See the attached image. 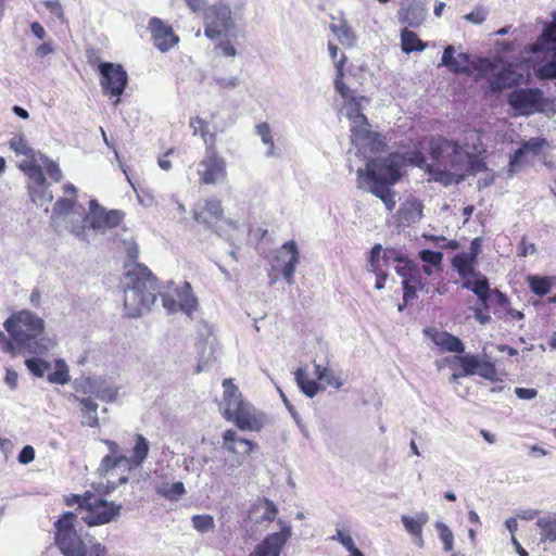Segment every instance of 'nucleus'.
<instances>
[{
    "mask_svg": "<svg viewBox=\"0 0 556 556\" xmlns=\"http://www.w3.org/2000/svg\"><path fill=\"white\" fill-rule=\"evenodd\" d=\"M330 29L342 45L352 46L355 42V34L345 22L339 25H331Z\"/></svg>",
    "mask_w": 556,
    "mask_h": 556,
    "instance_id": "40",
    "label": "nucleus"
},
{
    "mask_svg": "<svg viewBox=\"0 0 556 556\" xmlns=\"http://www.w3.org/2000/svg\"><path fill=\"white\" fill-rule=\"evenodd\" d=\"M542 42L551 48L549 45L556 46V24L548 25L542 33Z\"/></svg>",
    "mask_w": 556,
    "mask_h": 556,
    "instance_id": "64",
    "label": "nucleus"
},
{
    "mask_svg": "<svg viewBox=\"0 0 556 556\" xmlns=\"http://www.w3.org/2000/svg\"><path fill=\"white\" fill-rule=\"evenodd\" d=\"M254 507L256 509H262L263 510V515L261 516V518L257 520V522H263V521H274L277 517V514H278V509H277V506L275 505V503L268 498H263V500H260L255 505Z\"/></svg>",
    "mask_w": 556,
    "mask_h": 556,
    "instance_id": "43",
    "label": "nucleus"
},
{
    "mask_svg": "<svg viewBox=\"0 0 556 556\" xmlns=\"http://www.w3.org/2000/svg\"><path fill=\"white\" fill-rule=\"evenodd\" d=\"M190 127L193 129V135H200L204 140L206 147H215L216 142V132H211L208 129V122L201 118L194 117L190 121Z\"/></svg>",
    "mask_w": 556,
    "mask_h": 556,
    "instance_id": "33",
    "label": "nucleus"
},
{
    "mask_svg": "<svg viewBox=\"0 0 556 556\" xmlns=\"http://www.w3.org/2000/svg\"><path fill=\"white\" fill-rule=\"evenodd\" d=\"M255 134L260 136L262 142L264 144L270 143L274 141L271 129L269 127V124L266 122L258 123L255 125Z\"/></svg>",
    "mask_w": 556,
    "mask_h": 556,
    "instance_id": "61",
    "label": "nucleus"
},
{
    "mask_svg": "<svg viewBox=\"0 0 556 556\" xmlns=\"http://www.w3.org/2000/svg\"><path fill=\"white\" fill-rule=\"evenodd\" d=\"M463 288L472 291L476 295L488 289L489 281L485 277H479L477 279H466L463 282Z\"/></svg>",
    "mask_w": 556,
    "mask_h": 556,
    "instance_id": "55",
    "label": "nucleus"
},
{
    "mask_svg": "<svg viewBox=\"0 0 556 556\" xmlns=\"http://www.w3.org/2000/svg\"><path fill=\"white\" fill-rule=\"evenodd\" d=\"M427 336H430L433 343L443 350L454 353H463L465 345L462 340L446 331H438L434 329H426Z\"/></svg>",
    "mask_w": 556,
    "mask_h": 556,
    "instance_id": "22",
    "label": "nucleus"
},
{
    "mask_svg": "<svg viewBox=\"0 0 556 556\" xmlns=\"http://www.w3.org/2000/svg\"><path fill=\"white\" fill-rule=\"evenodd\" d=\"M528 282L530 290L536 295L543 296L547 294L551 290V282L549 279L546 277L529 276Z\"/></svg>",
    "mask_w": 556,
    "mask_h": 556,
    "instance_id": "47",
    "label": "nucleus"
},
{
    "mask_svg": "<svg viewBox=\"0 0 556 556\" xmlns=\"http://www.w3.org/2000/svg\"><path fill=\"white\" fill-rule=\"evenodd\" d=\"M10 147L17 154H23L29 160L37 162L38 153L29 148L23 137H14L10 141Z\"/></svg>",
    "mask_w": 556,
    "mask_h": 556,
    "instance_id": "48",
    "label": "nucleus"
},
{
    "mask_svg": "<svg viewBox=\"0 0 556 556\" xmlns=\"http://www.w3.org/2000/svg\"><path fill=\"white\" fill-rule=\"evenodd\" d=\"M435 529L439 533V538L443 543L445 552H451L454 547V536L450 528L443 522H435Z\"/></svg>",
    "mask_w": 556,
    "mask_h": 556,
    "instance_id": "50",
    "label": "nucleus"
},
{
    "mask_svg": "<svg viewBox=\"0 0 556 556\" xmlns=\"http://www.w3.org/2000/svg\"><path fill=\"white\" fill-rule=\"evenodd\" d=\"M235 26L231 10L228 5L216 3L204 12V35L212 39H218Z\"/></svg>",
    "mask_w": 556,
    "mask_h": 556,
    "instance_id": "10",
    "label": "nucleus"
},
{
    "mask_svg": "<svg viewBox=\"0 0 556 556\" xmlns=\"http://www.w3.org/2000/svg\"><path fill=\"white\" fill-rule=\"evenodd\" d=\"M545 146H547V141L540 137H533L523 141L509 159L508 175L511 176L519 169L527 154L539 155Z\"/></svg>",
    "mask_w": 556,
    "mask_h": 556,
    "instance_id": "17",
    "label": "nucleus"
},
{
    "mask_svg": "<svg viewBox=\"0 0 556 556\" xmlns=\"http://www.w3.org/2000/svg\"><path fill=\"white\" fill-rule=\"evenodd\" d=\"M368 126L369 125L367 124L357 128H351V139L356 147L361 148L375 144L378 140L379 135L371 131Z\"/></svg>",
    "mask_w": 556,
    "mask_h": 556,
    "instance_id": "28",
    "label": "nucleus"
},
{
    "mask_svg": "<svg viewBox=\"0 0 556 556\" xmlns=\"http://www.w3.org/2000/svg\"><path fill=\"white\" fill-rule=\"evenodd\" d=\"M276 260L287 283L290 286L293 285V275L299 263V250L296 243L293 240L283 243L277 252Z\"/></svg>",
    "mask_w": 556,
    "mask_h": 556,
    "instance_id": "16",
    "label": "nucleus"
},
{
    "mask_svg": "<svg viewBox=\"0 0 556 556\" xmlns=\"http://www.w3.org/2000/svg\"><path fill=\"white\" fill-rule=\"evenodd\" d=\"M197 174L201 185L215 186L227 179V163L216 147H206L204 157L197 164Z\"/></svg>",
    "mask_w": 556,
    "mask_h": 556,
    "instance_id": "8",
    "label": "nucleus"
},
{
    "mask_svg": "<svg viewBox=\"0 0 556 556\" xmlns=\"http://www.w3.org/2000/svg\"><path fill=\"white\" fill-rule=\"evenodd\" d=\"M402 156L391 154L387 159L369 161L365 168L357 170V178L367 177L370 180H378L390 185L395 184L401 177Z\"/></svg>",
    "mask_w": 556,
    "mask_h": 556,
    "instance_id": "7",
    "label": "nucleus"
},
{
    "mask_svg": "<svg viewBox=\"0 0 556 556\" xmlns=\"http://www.w3.org/2000/svg\"><path fill=\"white\" fill-rule=\"evenodd\" d=\"M154 46L161 52L169 51L179 42V37L174 34L170 25L159 17H152L148 25Z\"/></svg>",
    "mask_w": 556,
    "mask_h": 556,
    "instance_id": "15",
    "label": "nucleus"
},
{
    "mask_svg": "<svg viewBox=\"0 0 556 556\" xmlns=\"http://www.w3.org/2000/svg\"><path fill=\"white\" fill-rule=\"evenodd\" d=\"M126 462H127V456L125 455H118V456H114V455H105L97 471L100 476H104L106 475L111 469L115 468V467H118V466H126Z\"/></svg>",
    "mask_w": 556,
    "mask_h": 556,
    "instance_id": "41",
    "label": "nucleus"
},
{
    "mask_svg": "<svg viewBox=\"0 0 556 556\" xmlns=\"http://www.w3.org/2000/svg\"><path fill=\"white\" fill-rule=\"evenodd\" d=\"M53 218H63L70 225L71 231L80 237L85 231V208L76 206L68 199H59L53 207Z\"/></svg>",
    "mask_w": 556,
    "mask_h": 556,
    "instance_id": "12",
    "label": "nucleus"
},
{
    "mask_svg": "<svg viewBox=\"0 0 556 556\" xmlns=\"http://www.w3.org/2000/svg\"><path fill=\"white\" fill-rule=\"evenodd\" d=\"M508 104L517 115L529 116L543 112L546 100L538 88H518L513 90L507 98Z\"/></svg>",
    "mask_w": 556,
    "mask_h": 556,
    "instance_id": "9",
    "label": "nucleus"
},
{
    "mask_svg": "<svg viewBox=\"0 0 556 556\" xmlns=\"http://www.w3.org/2000/svg\"><path fill=\"white\" fill-rule=\"evenodd\" d=\"M185 485L180 481L174 482L172 484L163 483L157 488V493L170 501L179 500L185 494Z\"/></svg>",
    "mask_w": 556,
    "mask_h": 556,
    "instance_id": "39",
    "label": "nucleus"
},
{
    "mask_svg": "<svg viewBox=\"0 0 556 556\" xmlns=\"http://www.w3.org/2000/svg\"><path fill=\"white\" fill-rule=\"evenodd\" d=\"M420 260L427 264L431 265L433 267H437L441 269V264L443 260V254L439 251H431V250H422L419 252Z\"/></svg>",
    "mask_w": 556,
    "mask_h": 556,
    "instance_id": "54",
    "label": "nucleus"
},
{
    "mask_svg": "<svg viewBox=\"0 0 556 556\" xmlns=\"http://www.w3.org/2000/svg\"><path fill=\"white\" fill-rule=\"evenodd\" d=\"M390 184L378 181V180H370L367 177H363V179H358L357 188L372 193L375 197L379 198L383 204L386 205V208L389 212H392L395 207L396 201H395V194L390 188Z\"/></svg>",
    "mask_w": 556,
    "mask_h": 556,
    "instance_id": "19",
    "label": "nucleus"
},
{
    "mask_svg": "<svg viewBox=\"0 0 556 556\" xmlns=\"http://www.w3.org/2000/svg\"><path fill=\"white\" fill-rule=\"evenodd\" d=\"M73 501L80 510H84L81 519L89 527L112 522L121 515V504L97 497L90 492H86L84 495H74Z\"/></svg>",
    "mask_w": 556,
    "mask_h": 556,
    "instance_id": "5",
    "label": "nucleus"
},
{
    "mask_svg": "<svg viewBox=\"0 0 556 556\" xmlns=\"http://www.w3.org/2000/svg\"><path fill=\"white\" fill-rule=\"evenodd\" d=\"M480 154L468 153V161L465 166V177L467 175H477L480 172L486 170V164L479 157Z\"/></svg>",
    "mask_w": 556,
    "mask_h": 556,
    "instance_id": "51",
    "label": "nucleus"
},
{
    "mask_svg": "<svg viewBox=\"0 0 556 556\" xmlns=\"http://www.w3.org/2000/svg\"><path fill=\"white\" fill-rule=\"evenodd\" d=\"M536 527L540 530V540L543 543L556 542V518L552 515H545L536 520Z\"/></svg>",
    "mask_w": 556,
    "mask_h": 556,
    "instance_id": "26",
    "label": "nucleus"
},
{
    "mask_svg": "<svg viewBox=\"0 0 556 556\" xmlns=\"http://www.w3.org/2000/svg\"><path fill=\"white\" fill-rule=\"evenodd\" d=\"M222 446L232 455L245 458V456H249L253 452L255 443L250 440L240 438L237 434V431L228 429L223 434Z\"/></svg>",
    "mask_w": 556,
    "mask_h": 556,
    "instance_id": "20",
    "label": "nucleus"
},
{
    "mask_svg": "<svg viewBox=\"0 0 556 556\" xmlns=\"http://www.w3.org/2000/svg\"><path fill=\"white\" fill-rule=\"evenodd\" d=\"M520 78L521 75L517 73L511 65H505L488 79L489 90L497 92L506 88H511L519 84Z\"/></svg>",
    "mask_w": 556,
    "mask_h": 556,
    "instance_id": "21",
    "label": "nucleus"
},
{
    "mask_svg": "<svg viewBox=\"0 0 556 556\" xmlns=\"http://www.w3.org/2000/svg\"><path fill=\"white\" fill-rule=\"evenodd\" d=\"M150 451V443L142 434H136V443L132 448V455L127 457L126 467L128 469L140 467L147 459Z\"/></svg>",
    "mask_w": 556,
    "mask_h": 556,
    "instance_id": "23",
    "label": "nucleus"
},
{
    "mask_svg": "<svg viewBox=\"0 0 556 556\" xmlns=\"http://www.w3.org/2000/svg\"><path fill=\"white\" fill-rule=\"evenodd\" d=\"M191 522L192 527L200 533H206L215 528V520L211 515H194Z\"/></svg>",
    "mask_w": 556,
    "mask_h": 556,
    "instance_id": "49",
    "label": "nucleus"
},
{
    "mask_svg": "<svg viewBox=\"0 0 556 556\" xmlns=\"http://www.w3.org/2000/svg\"><path fill=\"white\" fill-rule=\"evenodd\" d=\"M3 327L15 340L18 354L42 355L54 346V342L43 336V319L31 311L13 313L5 319Z\"/></svg>",
    "mask_w": 556,
    "mask_h": 556,
    "instance_id": "3",
    "label": "nucleus"
},
{
    "mask_svg": "<svg viewBox=\"0 0 556 556\" xmlns=\"http://www.w3.org/2000/svg\"><path fill=\"white\" fill-rule=\"evenodd\" d=\"M28 192L31 201L40 207H45L48 211V204L52 201L53 195L49 190V186L46 182L28 188Z\"/></svg>",
    "mask_w": 556,
    "mask_h": 556,
    "instance_id": "31",
    "label": "nucleus"
},
{
    "mask_svg": "<svg viewBox=\"0 0 556 556\" xmlns=\"http://www.w3.org/2000/svg\"><path fill=\"white\" fill-rule=\"evenodd\" d=\"M422 203L420 201H413L405 204L402 210V218L407 223H416L422 216Z\"/></svg>",
    "mask_w": 556,
    "mask_h": 556,
    "instance_id": "45",
    "label": "nucleus"
},
{
    "mask_svg": "<svg viewBox=\"0 0 556 556\" xmlns=\"http://www.w3.org/2000/svg\"><path fill=\"white\" fill-rule=\"evenodd\" d=\"M477 375L488 380H496V368L495 365L488 361H480Z\"/></svg>",
    "mask_w": 556,
    "mask_h": 556,
    "instance_id": "58",
    "label": "nucleus"
},
{
    "mask_svg": "<svg viewBox=\"0 0 556 556\" xmlns=\"http://www.w3.org/2000/svg\"><path fill=\"white\" fill-rule=\"evenodd\" d=\"M463 150H468L470 154H481L484 152L481 142V134L479 130H469L465 135L464 143L460 144Z\"/></svg>",
    "mask_w": 556,
    "mask_h": 556,
    "instance_id": "37",
    "label": "nucleus"
},
{
    "mask_svg": "<svg viewBox=\"0 0 556 556\" xmlns=\"http://www.w3.org/2000/svg\"><path fill=\"white\" fill-rule=\"evenodd\" d=\"M89 207L90 213L88 215L85 214V223L88 220L90 227L94 230L105 231L106 229L117 227L124 217L122 211H106L98 204L97 200H90Z\"/></svg>",
    "mask_w": 556,
    "mask_h": 556,
    "instance_id": "13",
    "label": "nucleus"
},
{
    "mask_svg": "<svg viewBox=\"0 0 556 556\" xmlns=\"http://www.w3.org/2000/svg\"><path fill=\"white\" fill-rule=\"evenodd\" d=\"M223 397L219 403V410L224 418L233 422L242 431H258L264 426V415L253 405L244 401L238 387L232 379H224Z\"/></svg>",
    "mask_w": 556,
    "mask_h": 556,
    "instance_id": "4",
    "label": "nucleus"
},
{
    "mask_svg": "<svg viewBox=\"0 0 556 556\" xmlns=\"http://www.w3.org/2000/svg\"><path fill=\"white\" fill-rule=\"evenodd\" d=\"M295 381L301 391L311 399L314 397L319 391L318 383L314 380L308 379L305 375V371L302 368H299L295 371Z\"/></svg>",
    "mask_w": 556,
    "mask_h": 556,
    "instance_id": "36",
    "label": "nucleus"
},
{
    "mask_svg": "<svg viewBox=\"0 0 556 556\" xmlns=\"http://www.w3.org/2000/svg\"><path fill=\"white\" fill-rule=\"evenodd\" d=\"M204 211L216 220L223 219L224 210L222 206V202L216 198H210L205 200Z\"/></svg>",
    "mask_w": 556,
    "mask_h": 556,
    "instance_id": "53",
    "label": "nucleus"
},
{
    "mask_svg": "<svg viewBox=\"0 0 556 556\" xmlns=\"http://www.w3.org/2000/svg\"><path fill=\"white\" fill-rule=\"evenodd\" d=\"M291 534V527L282 526L279 532L267 534L263 541L256 544L249 556H280Z\"/></svg>",
    "mask_w": 556,
    "mask_h": 556,
    "instance_id": "14",
    "label": "nucleus"
},
{
    "mask_svg": "<svg viewBox=\"0 0 556 556\" xmlns=\"http://www.w3.org/2000/svg\"><path fill=\"white\" fill-rule=\"evenodd\" d=\"M215 84L224 89H235L240 85V79L238 76H229V77H214Z\"/></svg>",
    "mask_w": 556,
    "mask_h": 556,
    "instance_id": "63",
    "label": "nucleus"
},
{
    "mask_svg": "<svg viewBox=\"0 0 556 556\" xmlns=\"http://www.w3.org/2000/svg\"><path fill=\"white\" fill-rule=\"evenodd\" d=\"M76 518L74 513L67 511L55 522V542L63 556H87L85 544L74 528Z\"/></svg>",
    "mask_w": 556,
    "mask_h": 556,
    "instance_id": "6",
    "label": "nucleus"
},
{
    "mask_svg": "<svg viewBox=\"0 0 556 556\" xmlns=\"http://www.w3.org/2000/svg\"><path fill=\"white\" fill-rule=\"evenodd\" d=\"M439 66H445L454 74H471V61L465 52L456 54L454 46L448 45L444 48L441 63Z\"/></svg>",
    "mask_w": 556,
    "mask_h": 556,
    "instance_id": "18",
    "label": "nucleus"
},
{
    "mask_svg": "<svg viewBox=\"0 0 556 556\" xmlns=\"http://www.w3.org/2000/svg\"><path fill=\"white\" fill-rule=\"evenodd\" d=\"M25 365L30 374L37 378L45 377L46 372L51 369V364L39 357L25 359Z\"/></svg>",
    "mask_w": 556,
    "mask_h": 556,
    "instance_id": "42",
    "label": "nucleus"
},
{
    "mask_svg": "<svg viewBox=\"0 0 556 556\" xmlns=\"http://www.w3.org/2000/svg\"><path fill=\"white\" fill-rule=\"evenodd\" d=\"M124 281V308L127 317L138 318L150 312L155 303L157 289L156 278L143 264L126 265Z\"/></svg>",
    "mask_w": 556,
    "mask_h": 556,
    "instance_id": "2",
    "label": "nucleus"
},
{
    "mask_svg": "<svg viewBox=\"0 0 556 556\" xmlns=\"http://www.w3.org/2000/svg\"><path fill=\"white\" fill-rule=\"evenodd\" d=\"M475 261L468 260L466 257H455L454 258V267L457 269L458 274L463 277L465 276H471V277H478V274L473 269V263Z\"/></svg>",
    "mask_w": 556,
    "mask_h": 556,
    "instance_id": "52",
    "label": "nucleus"
},
{
    "mask_svg": "<svg viewBox=\"0 0 556 556\" xmlns=\"http://www.w3.org/2000/svg\"><path fill=\"white\" fill-rule=\"evenodd\" d=\"M346 61V58L344 54H342L341 59L338 63H336L337 67V78L334 80L336 89L340 92L342 97H348L349 88L342 83L341 77L343 75V65Z\"/></svg>",
    "mask_w": 556,
    "mask_h": 556,
    "instance_id": "57",
    "label": "nucleus"
},
{
    "mask_svg": "<svg viewBox=\"0 0 556 556\" xmlns=\"http://www.w3.org/2000/svg\"><path fill=\"white\" fill-rule=\"evenodd\" d=\"M456 358L458 359V362L463 368L464 376L477 375L478 367H479V364L481 361L479 355L466 354L463 356H457Z\"/></svg>",
    "mask_w": 556,
    "mask_h": 556,
    "instance_id": "44",
    "label": "nucleus"
},
{
    "mask_svg": "<svg viewBox=\"0 0 556 556\" xmlns=\"http://www.w3.org/2000/svg\"><path fill=\"white\" fill-rule=\"evenodd\" d=\"M80 409L83 413V421L84 426L88 427H97L99 425L98 419V404L93 402L90 397L79 399Z\"/></svg>",
    "mask_w": 556,
    "mask_h": 556,
    "instance_id": "30",
    "label": "nucleus"
},
{
    "mask_svg": "<svg viewBox=\"0 0 556 556\" xmlns=\"http://www.w3.org/2000/svg\"><path fill=\"white\" fill-rule=\"evenodd\" d=\"M244 463V458L232 455L229 458L224 459L225 471L228 476H233L235 471L241 467Z\"/></svg>",
    "mask_w": 556,
    "mask_h": 556,
    "instance_id": "62",
    "label": "nucleus"
},
{
    "mask_svg": "<svg viewBox=\"0 0 556 556\" xmlns=\"http://www.w3.org/2000/svg\"><path fill=\"white\" fill-rule=\"evenodd\" d=\"M428 153L434 166L428 167L430 180L447 187L465 180V166L468 161V150L443 136L431 137L428 141Z\"/></svg>",
    "mask_w": 556,
    "mask_h": 556,
    "instance_id": "1",
    "label": "nucleus"
},
{
    "mask_svg": "<svg viewBox=\"0 0 556 556\" xmlns=\"http://www.w3.org/2000/svg\"><path fill=\"white\" fill-rule=\"evenodd\" d=\"M101 75V87L105 94L116 97L114 105L117 106L121 102L119 97L126 89L128 83V75L121 64L111 62H101L98 66Z\"/></svg>",
    "mask_w": 556,
    "mask_h": 556,
    "instance_id": "11",
    "label": "nucleus"
},
{
    "mask_svg": "<svg viewBox=\"0 0 556 556\" xmlns=\"http://www.w3.org/2000/svg\"><path fill=\"white\" fill-rule=\"evenodd\" d=\"M0 348L4 353L10 354L12 357L18 355V349L15 340L11 336L8 337L2 330H0Z\"/></svg>",
    "mask_w": 556,
    "mask_h": 556,
    "instance_id": "56",
    "label": "nucleus"
},
{
    "mask_svg": "<svg viewBox=\"0 0 556 556\" xmlns=\"http://www.w3.org/2000/svg\"><path fill=\"white\" fill-rule=\"evenodd\" d=\"M37 162H40L45 165L48 176L55 182H59L63 178V174L59 167V164L50 160L47 155L38 152Z\"/></svg>",
    "mask_w": 556,
    "mask_h": 556,
    "instance_id": "46",
    "label": "nucleus"
},
{
    "mask_svg": "<svg viewBox=\"0 0 556 556\" xmlns=\"http://www.w3.org/2000/svg\"><path fill=\"white\" fill-rule=\"evenodd\" d=\"M402 50L405 53L413 51H422L426 45L418 38V36L408 29H404L401 33Z\"/></svg>",
    "mask_w": 556,
    "mask_h": 556,
    "instance_id": "35",
    "label": "nucleus"
},
{
    "mask_svg": "<svg viewBox=\"0 0 556 556\" xmlns=\"http://www.w3.org/2000/svg\"><path fill=\"white\" fill-rule=\"evenodd\" d=\"M175 294L179 299V311L191 316V314L197 309L198 301L191 291L190 285L188 282H184L180 288L175 290Z\"/></svg>",
    "mask_w": 556,
    "mask_h": 556,
    "instance_id": "25",
    "label": "nucleus"
},
{
    "mask_svg": "<svg viewBox=\"0 0 556 556\" xmlns=\"http://www.w3.org/2000/svg\"><path fill=\"white\" fill-rule=\"evenodd\" d=\"M395 261L399 263L395 268L397 275L403 278V281H406L413 274V270L417 268V266L409 261L403 260L402 257H396Z\"/></svg>",
    "mask_w": 556,
    "mask_h": 556,
    "instance_id": "59",
    "label": "nucleus"
},
{
    "mask_svg": "<svg viewBox=\"0 0 556 556\" xmlns=\"http://www.w3.org/2000/svg\"><path fill=\"white\" fill-rule=\"evenodd\" d=\"M84 393L94 395L102 402H113L116 400L118 390L108 386L98 384L94 380L87 379L83 389Z\"/></svg>",
    "mask_w": 556,
    "mask_h": 556,
    "instance_id": "24",
    "label": "nucleus"
},
{
    "mask_svg": "<svg viewBox=\"0 0 556 556\" xmlns=\"http://www.w3.org/2000/svg\"><path fill=\"white\" fill-rule=\"evenodd\" d=\"M401 521L409 534L418 535L422 533V527L429 521V515L426 511L417 513L414 517L402 515Z\"/></svg>",
    "mask_w": 556,
    "mask_h": 556,
    "instance_id": "29",
    "label": "nucleus"
},
{
    "mask_svg": "<svg viewBox=\"0 0 556 556\" xmlns=\"http://www.w3.org/2000/svg\"><path fill=\"white\" fill-rule=\"evenodd\" d=\"M497 64L488 58H481L477 62H471V74L478 72V77H492L495 74Z\"/></svg>",
    "mask_w": 556,
    "mask_h": 556,
    "instance_id": "38",
    "label": "nucleus"
},
{
    "mask_svg": "<svg viewBox=\"0 0 556 556\" xmlns=\"http://www.w3.org/2000/svg\"><path fill=\"white\" fill-rule=\"evenodd\" d=\"M427 13V9L421 4L413 3L407 8L402 22L407 24L409 27H419L425 22Z\"/></svg>",
    "mask_w": 556,
    "mask_h": 556,
    "instance_id": "32",
    "label": "nucleus"
},
{
    "mask_svg": "<svg viewBox=\"0 0 556 556\" xmlns=\"http://www.w3.org/2000/svg\"><path fill=\"white\" fill-rule=\"evenodd\" d=\"M20 168L25 173L28 178L27 188L46 182V177L42 173L41 166L33 160L21 163Z\"/></svg>",
    "mask_w": 556,
    "mask_h": 556,
    "instance_id": "27",
    "label": "nucleus"
},
{
    "mask_svg": "<svg viewBox=\"0 0 556 556\" xmlns=\"http://www.w3.org/2000/svg\"><path fill=\"white\" fill-rule=\"evenodd\" d=\"M71 380L70 369L64 359L54 362V370L48 375V381L55 384H66Z\"/></svg>",
    "mask_w": 556,
    "mask_h": 556,
    "instance_id": "34",
    "label": "nucleus"
},
{
    "mask_svg": "<svg viewBox=\"0 0 556 556\" xmlns=\"http://www.w3.org/2000/svg\"><path fill=\"white\" fill-rule=\"evenodd\" d=\"M488 16V11L483 7H476L470 13L466 14L464 18L473 24H482Z\"/></svg>",
    "mask_w": 556,
    "mask_h": 556,
    "instance_id": "60",
    "label": "nucleus"
}]
</instances>
